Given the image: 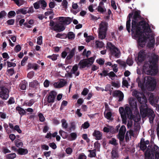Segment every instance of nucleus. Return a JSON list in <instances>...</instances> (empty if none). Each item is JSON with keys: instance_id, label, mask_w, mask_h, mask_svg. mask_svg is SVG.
<instances>
[{"instance_id": "obj_1", "label": "nucleus", "mask_w": 159, "mask_h": 159, "mask_svg": "<svg viewBox=\"0 0 159 159\" xmlns=\"http://www.w3.org/2000/svg\"><path fill=\"white\" fill-rule=\"evenodd\" d=\"M141 11L139 10L136 11L132 16L131 31L132 34L138 37V45L140 47H145L148 39L149 40L148 46L149 48L153 47L155 45V39L154 36L149 34L152 30L149 25L144 20H141L142 17L141 16Z\"/></svg>"}, {"instance_id": "obj_2", "label": "nucleus", "mask_w": 159, "mask_h": 159, "mask_svg": "<svg viewBox=\"0 0 159 159\" xmlns=\"http://www.w3.org/2000/svg\"><path fill=\"white\" fill-rule=\"evenodd\" d=\"M159 56L154 53L152 54L148 61L145 62L143 69L146 71V74L151 75H155L157 73L156 64L158 60Z\"/></svg>"}, {"instance_id": "obj_3", "label": "nucleus", "mask_w": 159, "mask_h": 159, "mask_svg": "<svg viewBox=\"0 0 159 159\" xmlns=\"http://www.w3.org/2000/svg\"><path fill=\"white\" fill-rule=\"evenodd\" d=\"M159 159V148L158 146L154 145L152 148V145H149L145 153V157L148 159Z\"/></svg>"}, {"instance_id": "obj_4", "label": "nucleus", "mask_w": 159, "mask_h": 159, "mask_svg": "<svg viewBox=\"0 0 159 159\" xmlns=\"http://www.w3.org/2000/svg\"><path fill=\"white\" fill-rule=\"evenodd\" d=\"M119 112L122 119V123L124 124H126L127 123V117L129 119H133L134 117L132 110L129 106H126L125 108L123 107H120Z\"/></svg>"}, {"instance_id": "obj_5", "label": "nucleus", "mask_w": 159, "mask_h": 159, "mask_svg": "<svg viewBox=\"0 0 159 159\" xmlns=\"http://www.w3.org/2000/svg\"><path fill=\"white\" fill-rule=\"evenodd\" d=\"M108 23L106 21H102L99 25V28L98 31V38L102 39H104L107 35V30Z\"/></svg>"}, {"instance_id": "obj_6", "label": "nucleus", "mask_w": 159, "mask_h": 159, "mask_svg": "<svg viewBox=\"0 0 159 159\" xmlns=\"http://www.w3.org/2000/svg\"><path fill=\"white\" fill-rule=\"evenodd\" d=\"M107 49H108L110 52V57L111 58L112 56L116 58H118L120 53V51L110 42H108L106 46Z\"/></svg>"}, {"instance_id": "obj_7", "label": "nucleus", "mask_w": 159, "mask_h": 159, "mask_svg": "<svg viewBox=\"0 0 159 159\" xmlns=\"http://www.w3.org/2000/svg\"><path fill=\"white\" fill-rule=\"evenodd\" d=\"M146 80V84L148 86V90L151 91H153L156 88L157 83L155 80L151 76H146L144 78Z\"/></svg>"}, {"instance_id": "obj_8", "label": "nucleus", "mask_w": 159, "mask_h": 159, "mask_svg": "<svg viewBox=\"0 0 159 159\" xmlns=\"http://www.w3.org/2000/svg\"><path fill=\"white\" fill-rule=\"evenodd\" d=\"M132 95L137 99L139 102L142 105L146 104L147 98L143 92L135 90L132 92Z\"/></svg>"}, {"instance_id": "obj_9", "label": "nucleus", "mask_w": 159, "mask_h": 159, "mask_svg": "<svg viewBox=\"0 0 159 159\" xmlns=\"http://www.w3.org/2000/svg\"><path fill=\"white\" fill-rule=\"evenodd\" d=\"M94 59L93 57L87 59H84L81 60L78 64L80 69L84 68L86 67H89L93 63Z\"/></svg>"}, {"instance_id": "obj_10", "label": "nucleus", "mask_w": 159, "mask_h": 159, "mask_svg": "<svg viewBox=\"0 0 159 159\" xmlns=\"http://www.w3.org/2000/svg\"><path fill=\"white\" fill-rule=\"evenodd\" d=\"M140 113L142 117L145 118L149 114L154 113L153 111L149 108L146 104L141 105L140 107Z\"/></svg>"}, {"instance_id": "obj_11", "label": "nucleus", "mask_w": 159, "mask_h": 159, "mask_svg": "<svg viewBox=\"0 0 159 159\" xmlns=\"http://www.w3.org/2000/svg\"><path fill=\"white\" fill-rule=\"evenodd\" d=\"M57 95V93L54 91H51L46 96L44 101H47V102H44V105H47L48 103H52L55 101V99Z\"/></svg>"}, {"instance_id": "obj_12", "label": "nucleus", "mask_w": 159, "mask_h": 159, "mask_svg": "<svg viewBox=\"0 0 159 159\" xmlns=\"http://www.w3.org/2000/svg\"><path fill=\"white\" fill-rule=\"evenodd\" d=\"M8 89L6 87L2 86L0 87V98L3 100H7L9 97Z\"/></svg>"}, {"instance_id": "obj_13", "label": "nucleus", "mask_w": 159, "mask_h": 159, "mask_svg": "<svg viewBox=\"0 0 159 159\" xmlns=\"http://www.w3.org/2000/svg\"><path fill=\"white\" fill-rule=\"evenodd\" d=\"M59 20V21L57 22L54 26L51 29L54 31H57V32L63 31L65 29L63 24L61 22V20Z\"/></svg>"}, {"instance_id": "obj_14", "label": "nucleus", "mask_w": 159, "mask_h": 159, "mask_svg": "<svg viewBox=\"0 0 159 159\" xmlns=\"http://www.w3.org/2000/svg\"><path fill=\"white\" fill-rule=\"evenodd\" d=\"M145 58V50H140L138 53V56L135 58V60L138 62H141Z\"/></svg>"}, {"instance_id": "obj_15", "label": "nucleus", "mask_w": 159, "mask_h": 159, "mask_svg": "<svg viewBox=\"0 0 159 159\" xmlns=\"http://www.w3.org/2000/svg\"><path fill=\"white\" fill-rule=\"evenodd\" d=\"M59 20H61L64 25H67L70 24L72 22L73 19L68 17H60Z\"/></svg>"}, {"instance_id": "obj_16", "label": "nucleus", "mask_w": 159, "mask_h": 159, "mask_svg": "<svg viewBox=\"0 0 159 159\" xmlns=\"http://www.w3.org/2000/svg\"><path fill=\"white\" fill-rule=\"evenodd\" d=\"M140 149L142 151L145 150L147 148V145H148L149 143V141L148 140L146 141L144 140V139L142 138L140 142Z\"/></svg>"}, {"instance_id": "obj_17", "label": "nucleus", "mask_w": 159, "mask_h": 159, "mask_svg": "<svg viewBox=\"0 0 159 159\" xmlns=\"http://www.w3.org/2000/svg\"><path fill=\"white\" fill-rule=\"evenodd\" d=\"M112 95L113 97H119V102L122 101L124 98L123 93L121 91L119 90L114 91L112 93Z\"/></svg>"}, {"instance_id": "obj_18", "label": "nucleus", "mask_w": 159, "mask_h": 159, "mask_svg": "<svg viewBox=\"0 0 159 159\" xmlns=\"http://www.w3.org/2000/svg\"><path fill=\"white\" fill-rule=\"evenodd\" d=\"M133 14V12L129 13L127 17V20L126 23V28L128 32L129 33L130 32V28L131 27V18L132 17Z\"/></svg>"}, {"instance_id": "obj_19", "label": "nucleus", "mask_w": 159, "mask_h": 159, "mask_svg": "<svg viewBox=\"0 0 159 159\" xmlns=\"http://www.w3.org/2000/svg\"><path fill=\"white\" fill-rule=\"evenodd\" d=\"M93 136L95 137L96 140H100L102 139V133L99 131L95 130L93 133Z\"/></svg>"}, {"instance_id": "obj_20", "label": "nucleus", "mask_w": 159, "mask_h": 159, "mask_svg": "<svg viewBox=\"0 0 159 159\" xmlns=\"http://www.w3.org/2000/svg\"><path fill=\"white\" fill-rule=\"evenodd\" d=\"M16 111L18 112L21 116L25 115L26 114V112L25 110L19 106L16 107Z\"/></svg>"}, {"instance_id": "obj_21", "label": "nucleus", "mask_w": 159, "mask_h": 159, "mask_svg": "<svg viewBox=\"0 0 159 159\" xmlns=\"http://www.w3.org/2000/svg\"><path fill=\"white\" fill-rule=\"evenodd\" d=\"M111 158L112 159H116L119 157V154L117 149L113 148L111 152Z\"/></svg>"}, {"instance_id": "obj_22", "label": "nucleus", "mask_w": 159, "mask_h": 159, "mask_svg": "<svg viewBox=\"0 0 159 159\" xmlns=\"http://www.w3.org/2000/svg\"><path fill=\"white\" fill-rule=\"evenodd\" d=\"M18 154L20 155H25L28 153V151L27 149L19 148L17 150Z\"/></svg>"}, {"instance_id": "obj_23", "label": "nucleus", "mask_w": 159, "mask_h": 159, "mask_svg": "<svg viewBox=\"0 0 159 159\" xmlns=\"http://www.w3.org/2000/svg\"><path fill=\"white\" fill-rule=\"evenodd\" d=\"M39 84V83L37 80H34L29 83V86L31 88H36Z\"/></svg>"}, {"instance_id": "obj_24", "label": "nucleus", "mask_w": 159, "mask_h": 159, "mask_svg": "<svg viewBox=\"0 0 159 159\" xmlns=\"http://www.w3.org/2000/svg\"><path fill=\"white\" fill-rule=\"evenodd\" d=\"M34 102L35 101L34 99H31L29 101V102H28L27 100L25 101L23 103V105L31 107Z\"/></svg>"}, {"instance_id": "obj_25", "label": "nucleus", "mask_w": 159, "mask_h": 159, "mask_svg": "<svg viewBox=\"0 0 159 159\" xmlns=\"http://www.w3.org/2000/svg\"><path fill=\"white\" fill-rule=\"evenodd\" d=\"M77 134L75 132H73L70 134V136L68 137V140L69 141L75 140L77 138Z\"/></svg>"}, {"instance_id": "obj_26", "label": "nucleus", "mask_w": 159, "mask_h": 159, "mask_svg": "<svg viewBox=\"0 0 159 159\" xmlns=\"http://www.w3.org/2000/svg\"><path fill=\"white\" fill-rule=\"evenodd\" d=\"M59 134L64 139L68 138V134L67 133L61 130H60L59 132Z\"/></svg>"}, {"instance_id": "obj_27", "label": "nucleus", "mask_w": 159, "mask_h": 159, "mask_svg": "<svg viewBox=\"0 0 159 159\" xmlns=\"http://www.w3.org/2000/svg\"><path fill=\"white\" fill-rule=\"evenodd\" d=\"M133 132L132 130L127 131L125 136V139L126 142L129 141V136L133 135Z\"/></svg>"}, {"instance_id": "obj_28", "label": "nucleus", "mask_w": 159, "mask_h": 159, "mask_svg": "<svg viewBox=\"0 0 159 159\" xmlns=\"http://www.w3.org/2000/svg\"><path fill=\"white\" fill-rule=\"evenodd\" d=\"M67 84V82L65 79H63L62 80L60 81L58 85V87L59 88H61L65 85Z\"/></svg>"}, {"instance_id": "obj_29", "label": "nucleus", "mask_w": 159, "mask_h": 159, "mask_svg": "<svg viewBox=\"0 0 159 159\" xmlns=\"http://www.w3.org/2000/svg\"><path fill=\"white\" fill-rule=\"evenodd\" d=\"M66 36L69 39L72 40L74 39L75 35L73 32L70 31L68 32Z\"/></svg>"}, {"instance_id": "obj_30", "label": "nucleus", "mask_w": 159, "mask_h": 159, "mask_svg": "<svg viewBox=\"0 0 159 159\" xmlns=\"http://www.w3.org/2000/svg\"><path fill=\"white\" fill-rule=\"evenodd\" d=\"M88 151L90 152L88 156L90 157H95L96 156V149H94L93 150H89Z\"/></svg>"}, {"instance_id": "obj_31", "label": "nucleus", "mask_w": 159, "mask_h": 159, "mask_svg": "<svg viewBox=\"0 0 159 159\" xmlns=\"http://www.w3.org/2000/svg\"><path fill=\"white\" fill-rule=\"evenodd\" d=\"M75 128V122L74 121H72L70 123V127L69 128V130L68 131L69 132H71L72 130H74Z\"/></svg>"}, {"instance_id": "obj_32", "label": "nucleus", "mask_w": 159, "mask_h": 159, "mask_svg": "<svg viewBox=\"0 0 159 159\" xmlns=\"http://www.w3.org/2000/svg\"><path fill=\"white\" fill-rule=\"evenodd\" d=\"M109 143L114 146H116L118 145L117 140L115 138H112L109 141Z\"/></svg>"}, {"instance_id": "obj_33", "label": "nucleus", "mask_w": 159, "mask_h": 159, "mask_svg": "<svg viewBox=\"0 0 159 159\" xmlns=\"http://www.w3.org/2000/svg\"><path fill=\"white\" fill-rule=\"evenodd\" d=\"M56 37L57 38H59L61 39H66L67 38L66 34L65 33H57L56 34Z\"/></svg>"}, {"instance_id": "obj_34", "label": "nucleus", "mask_w": 159, "mask_h": 159, "mask_svg": "<svg viewBox=\"0 0 159 159\" xmlns=\"http://www.w3.org/2000/svg\"><path fill=\"white\" fill-rule=\"evenodd\" d=\"M133 63L134 61L132 57L130 56L128 57L126 60V63L130 66H132Z\"/></svg>"}, {"instance_id": "obj_35", "label": "nucleus", "mask_w": 159, "mask_h": 159, "mask_svg": "<svg viewBox=\"0 0 159 159\" xmlns=\"http://www.w3.org/2000/svg\"><path fill=\"white\" fill-rule=\"evenodd\" d=\"M39 2L42 9L43 10L45 9L47 6V3L46 1L44 0H39Z\"/></svg>"}, {"instance_id": "obj_36", "label": "nucleus", "mask_w": 159, "mask_h": 159, "mask_svg": "<svg viewBox=\"0 0 159 159\" xmlns=\"http://www.w3.org/2000/svg\"><path fill=\"white\" fill-rule=\"evenodd\" d=\"M95 43L96 46L97 48H101L104 47V44L102 41L100 42L98 41H96L95 42Z\"/></svg>"}, {"instance_id": "obj_37", "label": "nucleus", "mask_w": 159, "mask_h": 159, "mask_svg": "<svg viewBox=\"0 0 159 159\" xmlns=\"http://www.w3.org/2000/svg\"><path fill=\"white\" fill-rule=\"evenodd\" d=\"M61 122L62 123L61 126L62 127L65 129L67 128L68 125L66 123V120L64 119H61Z\"/></svg>"}, {"instance_id": "obj_38", "label": "nucleus", "mask_w": 159, "mask_h": 159, "mask_svg": "<svg viewBox=\"0 0 159 159\" xmlns=\"http://www.w3.org/2000/svg\"><path fill=\"white\" fill-rule=\"evenodd\" d=\"M125 134V133H120L119 132V134L118 135V138L119 139L120 141L122 142L123 141V140H124Z\"/></svg>"}, {"instance_id": "obj_39", "label": "nucleus", "mask_w": 159, "mask_h": 159, "mask_svg": "<svg viewBox=\"0 0 159 159\" xmlns=\"http://www.w3.org/2000/svg\"><path fill=\"white\" fill-rule=\"evenodd\" d=\"M147 116L149 117V122L150 123H152L155 117V115L154 114V113H152V114H150V115L149 114Z\"/></svg>"}, {"instance_id": "obj_40", "label": "nucleus", "mask_w": 159, "mask_h": 159, "mask_svg": "<svg viewBox=\"0 0 159 159\" xmlns=\"http://www.w3.org/2000/svg\"><path fill=\"white\" fill-rule=\"evenodd\" d=\"M16 13L17 14L22 13L23 15H25L27 13V11L23 8H21L18 10L16 11Z\"/></svg>"}, {"instance_id": "obj_41", "label": "nucleus", "mask_w": 159, "mask_h": 159, "mask_svg": "<svg viewBox=\"0 0 159 159\" xmlns=\"http://www.w3.org/2000/svg\"><path fill=\"white\" fill-rule=\"evenodd\" d=\"M58 55L53 54L52 55H49L47 56V58L52 59V61H55L57 59Z\"/></svg>"}, {"instance_id": "obj_42", "label": "nucleus", "mask_w": 159, "mask_h": 159, "mask_svg": "<svg viewBox=\"0 0 159 159\" xmlns=\"http://www.w3.org/2000/svg\"><path fill=\"white\" fill-rule=\"evenodd\" d=\"M20 89L22 90H25L26 88V84L25 82H22L19 84Z\"/></svg>"}, {"instance_id": "obj_43", "label": "nucleus", "mask_w": 159, "mask_h": 159, "mask_svg": "<svg viewBox=\"0 0 159 159\" xmlns=\"http://www.w3.org/2000/svg\"><path fill=\"white\" fill-rule=\"evenodd\" d=\"M16 157L15 153L9 154L6 155V157L7 159H13Z\"/></svg>"}, {"instance_id": "obj_44", "label": "nucleus", "mask_w": 159, "mask_h": 159, "mask_svg": "<svg viewBox=\"0 0 159 159\" xmlns=\"http://www.w3.org/2000/svg\"><path fill=\"white\" fill-rule=\"evenodd\" d=\"M61 4L62 6L63 7V8L65 9H67L68 2L67 0H63Z\"/></svg>"}, {"instance_id": "obj_45", "label": "nucleus", "mask_w": 159, "mask_h": 159, "mask_svg": "<svg viewBox=\"0 0 159 159\" xmlns=\"http://www.w3.org/2000/svg\"><path fill=\"white\" fill-rule=\"evenodd\" d=\"M15 143L16 146L17 147H20V146H22L23 144L22 142H20V140L19 139H16L15 141Z\"/></svg>"}, {"instance_id": "obj_46", "label": "nucleus", "mask_w": 159, "mask_h": 159, "mask_svg": "<svg viewBox=\"0 0 159 159\" xmlns=\"http://www.w3.org/2000/svg\"><path fill=\"white\" fill-rule=\"evenodd\" d=\"M16 15V13L14 11H10L8 14L7 16L9 18H11L12 17L15 16Z\"/></svg>"}, {"instance_id": "obj_47", "label": "nucleus", "mask_w": 159, "mask_h": 159, "mask_svg": "<svg viewBox=\"0 0 159 159\" xmlns=\"http://www.w3.org/2000/svg\"><path fill=\"white\" fill-rule=\"evenodd\" d=\"M89 126V124L88 121H86L82 125L81 127L84 129H86L88 128Z\"/></svg>"}, {"instance_id": "obj_48", "label": "nucleus", "mask_w": 159, "mask_h": 159, "mask_svg": "<svg viewBox=\"0 0 159 159\" xmlns=\"http://www.w3.org/2000/svg\"><path fill=\"white\" fill-rule=\"evenodd\" d=\"M89 92V90L88 89L86 88H84L83 89V90L81 92V95L84 96H86Z\"/></svg>"}, {"instance_id": "obj_49", "label": "nucleus", "mask_w": 159, "mask_h": 159, "mask_svg": "<svg viewBox=\"0 0 159 159\" xmlns=\"http://www.w3.org/2000/svg\"><path fill=\"white\" fill-rule=\"evenodd\" d=\"M34 8L36 9H38L40 7V4L39 1L35 2L33 4Z\"/></svg>"}, {"instance_id": "obj_50", "label": "nucleus", "mask_w": 159, "mask_h": 159, "mask_svg": "<svg viewBox=\"0 0 159 159\" xmlns=\"http://www.w3.org/2000/svg\"><path fill=\"white\" fill-rule=\"evenodd\" d=\"M78 69V66L77 64H75L72 67V68L71 70V71H72L73 74H75V72H76Z\"/></svg>"}, {"instance_id": "obj_51", "label": "nucleus", "mask_w": 159, "mask_h": 159, "mask_svg": "<svg viewBox=\"0 0 159 159\" xmlns=\"http://www.w3.org/2000/svg\"><path fill=\"white\" fill-rule=\"evenodd\" d=\"M38 116L41 122H43L44 121L45 118L42 113H39L38 114Z\"/></svg>"}, {"instance_id": "obj_52", "label": "nucleus", "mask_w": 159, "mask_h": 159, "mask_svg": "<svg viewBox=\"0 0 159 159\" xmlns=\"http://www.w3.org/2000/svg\"><path fill=\"white\" fill-rule=\"evenodd\" d=\"M94 146L96 149L99 150L100 147V144L98 141H97L94 143Z\"/></svg>"}, {"instance_id": "obj_53", "label": "nucleus", "mask_w": 159, "mask_h": 159, "mask_svg": "<svg viewBox=\"0 0 159 159\" xmlns=\"http://www.w3.org/2000/svg\"><path fill=\"white\" fill-rule=\"evenodd\" d=\"M43 37L42 36H40L37 38V43L39 45H41L42 43Z\"/></svg>"}, {"instance_id": "obj_54", "label": "nucleus", "mask_w": 159, "mask_h": 159, "mask_svg": "<svg viewBox=\"0 0 159 159\" xmlns=\"http://www.w3.org/2000/svg\"><path fill=\"white\" fill-rule=\"evenodd\" d=\"M7 67H11L12 66L15 67L16 66V64L15 63H14L9 61H7Z\"/></svg>"}, {"instance_id": "obj_55", "label": "nucleus", "mask_w": 159, "mask_h": 159, "mask_svg": "<svg viewBox=\"0 0 159 159\" xmlns=\"http://www.w3.org/2000/svg\"><path fill=\"white\" fill-rule=\"evenodd\" d=\"M126 131V129L125 127V125H123L120 127V129L119 132H120V133H125V134Z\"/></svg>"}, {"instance_id": "obj_56", "label": "nucleus", "mask_w": 159, "mask_h": 159, "mask_svg": "<svg viewBox=\"0 0 159 159\" xmlns=\"http://www.w3.org/2000/svg\"><path fill=\"white\" fill-rule=\"evenodd\" d=\"M8 104H11L15 102L14 99L13 97H10L7 102Z\"/></svg>"}, {"instance_id": "obj_57", "label": "nucleus", "mask_w": 159, "mask_h": 159, "mask_svg": "<svg viewBox=\"0 0 159 159\" xmlns=\"http://www.w3.org/2000/svg\"><path fill=\"white\" fill-rule=\"evenodd\" d=\"M13 130L17 131L19 133H21L22 132L21 130L20 129L19 126L17 125H16L14 127Z\"/></svg>"}, {"instance_id": "obj_58", "label": "nucleus", "mask_w": 159, "mask_h": 159, "mask_svg": "<svg viewBox=\"0 0 159 159\" xmlns=\"http://www.w3.org/2000/svg\"><path fill=\"white\" fill-rule=\"evenodd\" d=\"M82 137L84 140H85L87 143L90 141V139L88 137V135L87 134H85L82 135Z\"/></svg>"}, {"instance_id": "obj_59", "label": "nucleus", "mask_w": 159, "mask_h": 159, "mask_svg": "<svg viewBox=\"0 0 159 159\" xmlns=\"http://www.w3.org/2000/svg\"><path fill=\"white\" fill-rule=\"evenodd\" d=\"M28 57L27 56H25L23 59L21 61V65L23 66L25 65V63L27 61Z\"/></svg>"}, {"instance_id": "obj_60", "label": "nucleus", "mask_w": 159, "mask_h": 159, "mask_svg": "<svg viewBox=\"0 0 159 159\" xmlns=\"http://www.w3.org/2000/svg\"><path fill=\"white\" fill-rule=\"evenodd\" d=\"M73 151L72 149L70 147L67 148L66 149V153L69 155L71 154Z\"/></svg>"}, {"instance_id": "obj_61", "label": "nucleus", "mask_w": 159, "mask_h": 159, "mask_svg": "<svg viewBox=\"0 0 159 159\" xmlns=\"http://www.w3.org/2000/svg\"><path fill=\"white\" fill-rule=\"evenodd\" d=\"M41 148L42 149H43L46 150H48L49 149V146L45 144H42L41 146Z\"/></svg>"}, {"instance_id": "obj_62", "label": "nucleus", "mask_w": 159, "mask_h": 159, "mask_svg": "<svg viewBox=\"0 0 159 159\" xmlns=\"http://www.w3.org/2000/svg\"><path fill=\"white\" fill-rule=\"evenodd\" d=\"M97 62L99 64V65H102L104 63V60L102 58H100L98 60H97Z\"/></svg>"}, {"instance_id": "obj_63", "label": "nucleus", "mask_w": 159, "mask_h": 159, "mask_svg": "<svg viewBox=\"0 0 159 159\" xmlns=\"http://www.w3.org/2000/svg\"><path fill=\"white\" fill-rule=\"evenodd\" d=\"M98 11L101 13H103L106 11V9L104 10V9L101 6H98Z\"/></svg>"}, {"instance_id": "obj_64", "label": "nucleus", "mask_w": 159, "mask_h": 159, "mask_svg": "<svg viewBox=\"0 0 159 159\" xmlns=\"http://www.w3.org/2000/svg\"><path fill=\"white\" fill-rule=\"evenodd\" d=\"M87 157L84 153H82L80 154L78 159H86Z\"/></svg>"}]
</instances>
